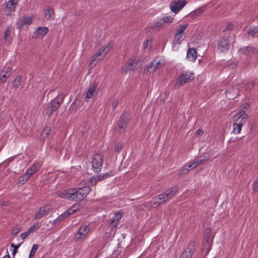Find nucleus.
<instances>
[{"label": "nucleus", "instance_id": "nucleus-1", "mask_svg": "<svg viewBox=\"0 0 258 258\" xmlns=\"http://www.w3.org/2000/svg\"><path fill=\"white\" fill-rule=\"evenodd\" d=\"M90 191L88 186L83 188H70L61 191H58L56 195L58 197L68 199L70 201H82L87 196Z\"/></svg>", "mask_w": 258, "mask_h": 258}, {"label": "nucleus", "instance_id": "nucleus-2", "mask_svg": "<svg viewBox=\"0 0 258 258\" xmlns=\"http://www.w3.org/2000/svg\"><path fill=\"white\" fill-rule=\"evenodd\" d=\"M177 190L178 187L176 186L170 188L162 194L159 195L158 197L153 199L151 201L152 206H157L168 201L176 194Z\"/></svg>", "mask_w": 258, "mask_h": 258}, {"label": "nucleus", "instance_id": "nucleus-3", "mask_svg": "<svg viewBox=\"0 0 258 258\" xmlns=\"http://www.w3.org/2000/svg\"><path fill=\"white\" fill-rule=\"evenodd\" d=\"M249 104L244 103L239 107L238 112L233 116V122L239 123L243 125L247 120L248 115L246 114L245 111L248 110Z\"/></svg>", "mask_w": 258, "mask_h": 258}, {"label": "nucleus", "instance_id": "nucleus-4", "mask_svg": "<svg viewBox=\"0 0 258 258\" xmlns=\"http://www.w3.org/2000/svg\"><path fill=\"white\" fill-rule=\"evenodd\" d=\"M165 61L162 57H157L154 59L152 62L149 63L147 67L145 68L144 73H151L156 71V69L164 66Z\"/></svg>", "mask_w": 258, "mask_h": 258}, {"label": "nucleus", "instance_id": "nucleus-5", "mask_svg": "<svg viewBox=\"0 0 258 258\" xmlns=\"http://www.w3.org/2000/svg\"><path fill=\"white\" fill-rule=\"evenodd\" d=\"M193 79L194 73L192 72L189 71L183 72L181 73L179 77L177 78L176 83V86L180 87Z\"/></svg>", "mask_w": 258, "mask_h": 258}, {"label": "nucleus", "instance_id": "nucleus-6", "mask_svg": "<svg viewBox=\"0 0 258 258\" xmlns=\"http://www.w3.org/2000/svg\"><path fill=\"white\" fill-rule=\"evenodd\" d=\"M112 46V42H109L105 46L100 48L93 56L92 61L102 59L110 51Z\"/></svg>", "mask_w": 258, "mask_h": 258}, {"label": "nucleus", "instance_id": "nucleus-7", "mask_svg": "<svg viewBox=\"0 0 258 258\" xmlns=\"http://www.w3.org/2000/svg\"><path fill=\"white\" fill-rule=\"evenodd\" d=\"M103 156L100 154H94L91 160V164L94 171L99 172L103 165Z\"/></svg>", "mask_w": 258, "mask_h": 258}, {"label": "nucleus", "instance_id": "nucleus-8", "mask_svg": "<svg viewBox=\"0 0 258 258\" xmlns=\"http://www.w3.org/2000/svg\"><path fill=\"white\" fill-rule=\"evenodd\" d=\"M206 161V159H196L192 162L189 163L188 164L184 165L180 170L179 173L180 174H184L187 173L189 170L195 168L198 165L203 163Z\"/></svg>", "mask_w": 258, "mask_h": 258}, {"label": "nucleus", "instance_id": "nucleus-9", "mask_svg": "<svg viewBox=\"0 0 258 258\" xmlns=\"http://www.w3.org/2000/svg\"><path fill=\"white\" fill-rule=\"evenodd\" d=\"M51 209V206L49 204H47L44 206H41L38 211L34 214L35 219H40L46 216L50 212Z\"/></svg>", "mask_w": 258, "mask_h": 258}, {"label": "nucleus", "instance_id": "nucleus-10", "mask_svg": "<svg viewBox=\"0 0 258 258\" xmlns=\"http://www.w3.org/2000/svg\"><path fill=\"white\" fill-rule=\"evenodd\" d=\"M89 230L90 228L89 226L86 225H82L76 233L75 236L76 240L77 241H83L88 234Z\"/></svg>", "mask_w": 258, "mask_h": 258}, {"label": "nucleus", "instance_id": "nucleus-11", "mask_svg": "<svg viewBox=\"0 0 258 258\" xmlns=\"http://www.w3.org/2000/svg\"><path fill=\"white\" fill-rule=\"evenodd\" d=\"M185 0H177L172 2L170 5L171 10L174 13H178L186 5Z\"/></svg>", "mask_w": 258, "mask_h": 258}, {"label": "nucleus", "instance_id": "nucleus-12", "mask_svg": "<svg viewBox=\"0 0 258 258\" xmlns=\"http://www.w3.org/2000/svg\"><path fill=\"white\" fill-rule=\"evenodd\" d=\"M32 18V16H24L22 17L17 23V28L18 29H22L25 27L27 28L28 26L31 24Z\"/></svg>", "mask_w": 258, "mask_h": 258}, {"label": "nucleus", "instance_id": "nucleus-13", "mask_svg": "<svg viewBox=\"0 0 258 258\" xmlns=\"http://www.w3.org/2000/svg\"><path fill=\"white\" fill-rule=\"evenodd\" d=\"M62 101L63 97H61L59 100H57L56 99L53 100L49 106L47 108L46 111V114L48 116L51 115L53 112L59 107Z\"/></svg>", "mask_w": 258, "mask_h": 258}, {"label": "nucleus", "instance_id": "nucleus-14", "mask_svg": "<svg viewBox=\"0 0 258 258\" xmlns=\"http://www.w3.org/2000/svg\"><path fill=\"white\" fill-rule=\"evenodd\" d=\"M82 207L81 204H76L73 205L72 207H71L68 211L62 214L60 216L56 219L57 221H61L64 218L67 217L68 216L73 214L80 209Z\"/></svg>", "mask_w": 258, "mask_h": 258}, {"label": "nucleus", "instance_id": "nucleus-15", "mask_svg": "<svg viewBox=\"0 0 258 258\" xmlns=\"http://www.w3.org/2000/svg\"><path fill=\"white\" fill-rule=\"evenodd\" d=\"M194 251V243H190L181 253L179 258H191Z\"/></svg>", "mask_w": 258, "mask_h": 258}, {"label": "nucleus", "instance_id": "nucleus-16", "mask_svg": "<svg viewBox=\"0 0 258 258\" xmlns=\"http://www.w3.org/2000/svg\"><path fill=\"white\" fill-rule=\"evenodd\" d=\"M18 0H9L5 9V12L7 15H10L15 10Z\"/></svg>", "mask_w": 258, "mask_h": 258}, {"label": "nucleus", "instance_id": "nucleus-17", "mask_svg": "<svg viewBox=\"0 0 258 258\" xmlns=\"http://www.w3.org/2000/svg\"><path fill=\"white\" fill-rule=\"evenodd\" d=\"M97 86L95 84L90 85L85 93V100L88 101L90 98H92L97 93Z\"/></svg>", "mask_w": 258, "mask_h": 258}, {"label": "nucleus", "instance_id": "nucleus-18", "mask_svg": "<svg viewBox=\"0 0 258 258\" xmlns=\"http://www.w3.org/2000/svg\"><path fill=\"white\" fill-rule=\"evenodd\" d=\"M229 46V41L226 37L222 38L219 40L218 48L221 52L227 50Z\"/></svg>", "mask_w": 258, "mask_h": 258}, {"label": "nucleus", "instance_id": "nucleus-19", "mask_svg": "<svg viewBox=\"0 0 258 258\" xmlns=\"http://www.w3.org/2000/svg\"><path fill=\"white\" fill-rule=\"evenodd\" d=\"M138 67L136 61L134 60H128L125 66L123 67L122 71L126 73L127 71H130Z\"/></svg>", "mask_w": 258, "mask_h": 258}, {"label": "nucleus", "instance_id": "nucleus-20", "mask_svg": "<svg viewBox=\"0 0 258 258\" xmlns=\"http://www.w3.org/2000/svg\"><path fill=\"white\" fill-rule=\"evenodd\" d=\"M239 52L241 54L245 55H251L253 53H256V49L252 46H248L240 48Z\"/></svg>", "mask_w": 258, "mask_h": 258}, {"label": "nucleus", "instance_id": "nucleus-21", "mask_svg": "<svg viewBox=\"0 0 258 258\" xmlns=\"http://www.w3.org/2000/svg\"><path fill=\"white\" fill-rule=\"evenodd\" d=\"M122 217L120 212H116L114 214L113 217L109 220V224L112 227H115L118 225V222Z\"/></svg>", "mask_w": 258, "mask_h": 258}, {"label": "nucleus", "instance_id": "nucleus-22", "mask_svg": "<svg viewBox=\"0 0 258 258\" xmlns=\"http://www.w3.org/2000/svg\"><path fill=\"white\" fill-rule=\"evenodd\" d=\"M48 32V28L45 27H39L35 31L34 35L36 38H40L45 36Z\"/></svg>", "mask_w": 258, "mask_h": 258}, {"label": "nucleus", "instance_id": "nucleus-23", "mask_svg": "<svg viewBox=\"0 0 258 258\" xmlns=\"http://www.w3.org/2000/svg\"><path fill=\"white\" fill-rule=\"evenodd\" d=\"M197 57V52L194 48H189L187 52L186 58L188 60L194 62Z\"/></svg>", "mask_w": 258, "mask_h": 258}, {"label": "nucleus", "instance_id": "nucleus-24", "mask_svg": "<svg viewBox=\"0 0 258 258\" xmlns=\"http://www.w3.org/2000/svg\"><path fill=\"white\" fill-rule=\"evenodd\" d=\"M127 120V117L125 115H121L117 122L118 127L121 129H124L126 126Z\"/></svg>", "mask_w": 258, "mask_h": 258}, {"label": "nucleus", "instance_id": "nucleus-25", "mask_svg": "<svg viewBox=\"0 0 258 258\" xmlns=\"http://www.w3.org/2000/svg\"><path fill=\"white\" fill-rule=\"evenodd\" d=\"M44 17L47 20H53L54 18V12L53 9L48 7L44 10Z\"/></svg>", "mask_w": 258, "mask_h": 258}, {"label": "nucleus", "instance_id": "nucleus-26", "mask_svg": "<svg viewBox=\"0 0 258 258\" xmlns=\"http://www.w3.org/2000/svg\"><path fill=\"white\" fill-rule=\"evenodd\" d=\"M163 25L162 22H161V20L160 19L150 26V28L151 30H150V31L151 32L157 31L159 30L163 27Z\"/></svg>", "mask_w": 258, "mask_h": 258}, {"label": "nucleus", "instance_id": "nucleus-27", "mask_svg": "<svg viewBox=\"0 0 258 258\" xmlns=\"http://www.w3.org/2000/svg\"><path fill=\"white\" fill-rule=\"evenodd\" d=\"M10 27L7 26L6 28L5 33L3 36V40L5 43H10L11 41V36H10Z\"/></svg>", "mask_w": 258, "mask_h": 258}, {"label": "nucleus", "instance_id": "nucleus-28", "mask_svg": "<svg viewBox=\"0 0 258 258\" xmlns=\"http://www.w3.org/2000/svg\"><path fill=\"white\" fill-rule=\"evenodd\" d=\"M243 125L239 123L233 122V133L234 134H238L241 131V128Z\"/></svg>", "mask_w": 258, "mask_h": 258}, {"label": "nucleus", "instance_id": "nucleus-29", "mask_svg": "<svg viewBox=\"0 0 258 258\" xmlns=\"http://www.w3.org/2000/svg\"><path fill=\"white\" fill-rule=\"evenodd\" d=\"M22 78L21 76H17L15 79L14 82H13V86L14 88H17L21 85Z\"/></svg>", "mask_w": 258, "mask_h": 258}, {"label": "nucleus", "instance_id": "nucleus-30", "mask_svg": "<svg viewBox=\"0 0 258 258\" xmlns=\"http://www.w3.org/2000/svg\"><path fill=\"white\" fill-rule=\"evenodd\" d=\"M50 132V128L49 127L46 126L44 127L41 134V138L43 139H45L48 136Z\"/></svg>", "mask_w": 258, "mask_h": 258}, {"label": "nucleus", "instance_id": "nucleus-31", "mask_svg": "<svg viewBox=\"0 0 258 258\" xmlns=\"http://www.w3.org/2000/svg\"><path fill=\"white\" fill-rule=\"evenodd\" d=\"M110 176V174L109 173H102L96 177H95V180L96 181H101L104 179L107 178Z\"/></svg>", "mask_w": 258, "mask_h": 258}, {"label": "nucleus", "instance_id": "nucleus-32", "mask_svg": "<svg viewBox=\"0 0 258 258\" xmlns=\"http://www.w3.org/2000/svg\"><path fill=\"white\" fill-rule=\"evenodd\" d=\"M160 20L164 25L166 23H171L173 21V18L170 16H168L164 17L162 19H160Z\"/></svg>", "mask_w": 258, "mask_h": 258}, {"label": "nucleus", "instance_id": "nucleus-33", "mask_svg": "<svg viewBox=\"0 0 258 258\" xmlns=\"http://www.w3.org/2000/svg\"><path fill=\"white\" fill-rule=\"evenodd\" d=\"M41 167V164L40 163H35L34 164H33L29 169L33 173H34L36 172Z\"/></svg>", "mask_w": 258, "mask_h": 258}, {"label": "nucleus", "instance_id": "nucleus-34", "mask_svg": "<svg viewBox=\"0 0 258 258\" xmlns=\"http://www.w3.org/2000/svg\"><path fill=\"white\" fill-rule=\"evenodd\" d=\"M10 76L9 71H5L3 72L2 75L0 76V81L2 82H6L7 79Z\"/></svg>", "mask_w": 258, "mask_h": 258}, {"label": "nucleus", "instance_id": "nucleus-35", "mask_svg": "<svg viewBox=\"0 0 258 258\" xmlns=\"http://www.w3.org/2000/svg\"><path fill=\"white\" fill-rule=\"evenodd\" d=\"M257 31V27H256L255 26H252V27H250L248 29V34L250 36L253 37V36H254L255 34L256 33Z\"/></svg>", "mask_w": 258, "mask_h": 258}, {"label": "nucleus", "instance_id": "nucleus-36", "mask_svg": "<svg viewBox=\"0 0 258 258\" xmlns=\"http://www.w3.org/2000/svg\"><path fill=\"white\" fill-rule=\"evenodd\" d=\"M152 46L151 40H147L144 42L143 44V47L144 49H150Z\"/></svg>", "mask_w": 258, "mask_h": 258}, {"label": "nucleus", "instance_id": "nucleus-37", "mask_svg": "<svg viewBox=\"0 0 258 258\" xmlns=\"http://www.w3.org/2000/svg\"><path fill=\"white\" fill-rule=\"evenodd\" d=\"M38 248V246L37 244H33L32 248L30 251L29 258H32L34 254H35L36 251H37Z\"/></svg>", "mask_w": 258, "mask_h": 258}, {"label": "nucleus", "instance_id": "nucleus-38", "mask_svg": "<svg viewBox=\"0 0 258 258\" xmlns=\"http://www.w3.org/2000/svg\"><path fill=\"white\" fill-rule=\"evenodd\" d=\"M40 227V225L38 223H35L28 230V233H31L35 230L39 229Z\"/></svg>", "mask_w": 258, "mask_h": 258}, {"label": "nucleus", "instance_id": "nucleus-39", "mask_svg": "<svg viewBox=\"0 0 258 258\" xmlns=\"http://www.w3.org/2000/svg\"><path fill=\"white\" fill-rule=\"evenodd\" d=\"M183 34L176 32L174 36V42L179 43L180 39L182 37Z\"/></svg>", "mask_w": 258, "mask_h": 258}, {"label": "nucleus", "instance_id": "nucleus-40", "mask_svg": "<svg viewBox=\"0 0 258 258\" xmlns=\"http://www.w3.org/2000/svg\"><path fill=\"white\" fill-rule=\"evenodd\" d=\"M187 26V24L180 25L176 32L183 34L184 31L186 29Z\"/></svg>", "mask_w": 258, "mask_h": 258}, {"label": "nucleus", "instance_id": "nucleus-41", "mask_svg": "<svg viewBox=\"0 0 258 258\" xmlns=\"http://www.w3.org/2000/svg\"><path fill=\"white\" fill-rule=\"evenodd\" d=\"M20 244L18 245H15L14 243H12L11 246V247H13L14 248V249L13 250L12 255H15L16 253L18 252V249L20 246Z\"/></svg>", "mask_w": 258, "mask_h": 258}, {"label": "nucleus", "instance_id": "nucleus-42", "mask_svg": "<svg viewBox=\"0 0 258 258\" xmlns=\"http://www.w3.org/2000/svg\"><path fill=\"white\" fill-rule=\"evenodd\" d=\"M34 174L29 169H27L24 174L25 180H28Z\"/></svg>", "mask_w": 258, "mask_h": 258}, {"label": "nucleus", "instance_id": "nucleus-43", "mask_svg": "<svg viewBox=\"0 0 258 258\" xmlns=\"http://www.w3.org/2000/svg\"><path fill=\"white\" fill-rule=\"evenodd\" d=\"M20 230V227L19 226H16L12 229V234L13 235H16L19 232Z\"/></svg>", "mask_w": 258, "mask_h": 258}, {"label": "nucleus", "instance_id": "nucleus-44", "mask_svg": "<svg viewBox=\"0 0 258 258\" xmlns=\"http://www.w3.org/2000/svg\"><path fill=\"white\" fill-rule=\"evenodd\" d=\"M253 189L254 191H258V178L253 183Z\"/></svg>", "mask_w": 258, "mask_h": 258}, {"label": "nucleus", "instance_id": "nucleus-45", "mask_svg": "<svg viewBox=\"0 0 258 258\" xmlns=\"http://www.w3.org/2000/svg\"><path fill=\"white\" fill-rule=\"evenodd\" d=\"M29 234L30 233H28V231H27V232L22 233L20 234V237L23 240H24Z\"/></svg>", "mask_w": 258, "mask_h": 258}, {"label": "nucleus", "instance_id": "nucleus-46", "mask_svg": "<svg viewBox=\"0 0 258 258\" xmlns=\"http://www.w3.org/2000/svg\"><path fill=\"white\" fill-rule=\"evenodd\" d=\"M233 28H234V25L232 23H229L226 25V26L225 28V30H230L233 29Z\"/></svg>", "mask_w": 258, "mask_h": 258}, {"label": "nucleus", "instance_id": "nucleus-47", "mask_svg": "<svg viewBox=\"0 0 258 258\" xmlns=\"http://www.w3.org/2000/svg\"><path fill=\"white\" fill-rule=\"evenodd\" d=\"M254 85L253 82H249L246 86V89H251L254 87Z\"/></svg>", "mask_w": 258, "mask_h": 258}, {"label": "nucleus", "instance_id": "nucleus-48", "mask_svg": "<svg viewBox=\"0 0 258 258\" xmlns=\"http://www.w3.org/2000/svg\"><path fill=\"white\" fill-rule=\"evenodd\" d=\"M203 12V10L202 9H199L195 10L192 12V14H195L196 15H200Z\"/></svg>", "mask_w": 258, "mask_h": 258}, {"label": "nucleus", "instance_id": "nucleus-49", "mask_svg": "<svg viewBox=\"0 0 258 258\" xmlns=\"http://www.w3.org/2000/svg\"><path fill=\"white\" fill-rule=\"evenodd\" d=\"M118 104V101L117 100H114L112 102V106L113 108H115Z\"/></svg>", "mask_w": 258, "mask_h": 258}, {"label": "nucleus", "instance_id": "nucleus-50", "mask_svg": "<svg viewBox=\"0 0 258 258\" xmlns=\"http://www.w3.org/2000/svg\"><path fill=\"white\" fill-rule=\"evenodd\" d=\"M204 133V131L201 129H199L196 132V134L198 136H201Z\"/></svg>", "mask_w": 258, "mask_h": 258}, {"label": "nucleus", "instance_id": "nucleus-51", "mask_svg": "<svg viewBox=\"0 0 258 258\" xmlns=\"http://www.w3.org/2000/svg\"><path fill=\"white\" fill-rule=\"evenodd\" d=\"M122 148L121 146H117L115 148V150L116 152H119Z\"/></svg>", "mask_w": 258, "mask_h": 258}, {"label": "nucleus", "instance_id": "nucleus-52", "mask_svg": "<svg viewBox=\"0 0 258 258\" xmlns=\"http://www.w3.org/2000/svg\"><path fill=\"white\" fill-rule=\"evenodd\" d=\"M27 180H25V175H24V176L23 177V178L22 179V183H24L25 182H26Z\"/></svg>", "mask_w": 258, "mask_h": 258}]
</instances>
